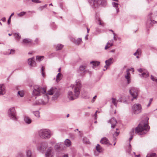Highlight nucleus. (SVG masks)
<instances>
[{
    "label": "nucleus",
    "instance_id": "nucleus-28",
    "mask_svg": "<svg viewBox=\"0 0 157 157\" xmlns=\"http://www.w3.org/2000/svg\"><path fill=\"white\" fill-rule=\"evenodd\" d=\"M95 19L98 20V21L99 22V24L100 25H101L102 26H103V23H102L101 22V20L99 17V16L97 14H96V15H95Z\"/></svg>",
    "mask_w": 157,
    "mask_h": 157
},
{
    "label": "nucleus",
    "instance_id": "nucleus-56",
    "mask_svg": "<svg viewBox=\"0 0 157 157\" xmlns=\"http://www.w3.org/2000/svg\"><path fill=\"white\" fill-rule=\"evenodd\" d=\"M113 36H113V39H114V40H115V41H116L117 40V38H116L115 37V36H116V34L115 33H113Z\"/></svg>",
    "mask_w": 157,
    "mask_h": 157
},
{
    "label": "nucleus",
    "instance_id": "nucleus-5",
    "mask_svg": "<svg viewBox=\"0 0 157 157\" xmlns=\"http://www.w3.org/2000/svg\"><path fill=\"white\" fill-rule=\"evenodd\" d=\"M88 2L90 5L94 8L100 5L105 6L106 4L105 0H88Z\"/></svg>",
    "mask_w": 157,
    "mask_h": 157
},
{
    "label": "nucleus",
    "instance_id": "nucleus-10",
    "mask_svg": "<svg viewBox=\"0 0 157 157\" xmlns=\"http://www.w3.org/2000/svg\"><path fill=\"white\" fill-rule=\"evenodd\" d=\"M48 145L46 142H42L38 146L37 150L40 151H44L48 147Z\"/></svg>",
    "mask_w": 157,
    "mask_h": 157
},
{
    "label": "nucleus",
    "instance_id": "nucleus-41",
    "mask_svg": "<svg viewBox=\"0 0 157 157\" xmlns=\"http://www.w3.org/2000/svg\"><path fill=\"white\" fill-rule=\"evenodd\" d=\"M131 151V145L130 144L129 146L128 147V148L127 150V152H128L129 154H130Z\"/></svg>",
    "mask_w": 157,
    "mask_h": 157
},
{
    "label": "nucleus",
    "instance_id": "nucleus-17",
    "mask_svg": "<svg viewBox=\"0 0 157 157\" xmlns=\"http://www.w3.org/2000/svg\"><path fill=\"white\" fill-rule=\"evenodd\" d=\"M113 58H110L108 60L105 61V63L106 64L104 66V67L106 68V69H104V71H105L106 70L108 67V66L110 65L112 63V60H113Z\"/></svg>",
    "mask_w": 157,
    "mask_h": 157
},
{
    "label": "nucleus",
    "instance_id": "nucleus-52",
    "mask_svg": "<svg viewBox=\"0 0 157 157\" xmlns=\"http://www.w3.org/2000/svg\"><path fill=\"white\" fill-rule=\"evenodd\" d=\"M11 16H10L9 18V19H8V24H10V21H11Z\"/></svg>",
    "mask_w": 157,
    "mask_h": 157
},
{
    "label": "nucleus",
    "instance_id": "nucleus-14",
    "mask_svg": "<svg viewBox=\"0 0 157 157\" xmlns=\"http://www.w3.org/2000/svg\"><path fill=\"white\" fill-rule=\"evenodd\" d=\"M29 64L31 67H35L36 66V63L34 58H32L28 59Z\"/></svg>",
    "mask_w": 157,
    "mask_h": 157
},
{
    "label": "nucleus",
    "instance_id": "nucleus-40",
    "mask_svg": "<svg viewBox=\"0 0 157 157\" xmlns=\"http://www.w3.org/2000/svg\"><path fill=\"white\" fill-rule=\"evenodd\" d=\"M33 114L37 117L39 118L40 117V113L38 111L34 112H33Z\"/></svg>",
    "mask_w": 157,
    "mask_h": 157
},
{
    "label": "nucleus",
    "instance_id": "nucleus-12",
    "mask_svg": "<svg viewBox=\"0 0 157 157\" xmlns=\"http://www.w3.org/2000/svg\"><path fill=\"white\" fill-rule=\"evenodd\" d=\"M53 155L52 149L51 147H49L45 154V157H53Z\"/></svg>",
    "mask_w": 157,
    "mask_h": 157
},
{
    "label": "nucleus",
    "instance_id": "nucleus-31",
    "mask_svg": "<svg viewBox=\"0 0 157 157\" xmlns=\"http://www.w3.org/2000/svg\"><path fill=\"white\" fill-rule=\"evenodd\" d=\"M146 157H157L155 153H150L147 155Z\"/></svg>",
    "mask_w": 157,
    "mask_h": 157
},
{
    "label": "nucleus",
    "instance_id": "nucleus-58",
    "mask_svg": "<svg viewBox=\"0 0 157 157\" xmlns=\"http://www.w3.org/2000/svg\"><path fill=\"white\" fill-rule=\"evenodd\" d=\"M56 55V54L55 53H52L51 55H50V57H51V56H52V57Z\"/></svg>",
    "mask_w": 157,
    "mask_h": 157
},
{
    "label": "nucleus",
    "instance_id": "nucleus-42",
    "mask_svg": "<svg viewBox=\"0 0 157 157\" xmlns=\"http://www.w3.org/2000/svg\"><path fill=\"white\" fill-rule=\"evenodd\" d=\"M151 79L153 81L157 82V78L153 75H151Z\"/></svg>",
    "mask_w": 157,
    "mask_h": 157
},
{
    "label": "nucleus",
    "instance_id": "nucleus-36",
    "mask_svg": "<svg viewBox=\"0 0 157 157\" xmlns=\"http://www.w3.org/2000/svg\"><path fill=\"white\" fill-rule=\"evenodd\" d=\"M134 129H132L131 131V132H130L131 136L129 138V141H130L132 140V138H133V135L134 134Z\"/></svg>",
    "mask_w": 157,
    "mask_h": 157
},
{
    "label": "nucleus",
    "instance_id": "nucleus-24",
    "mask_svg": "<svg viewBox=\"0 0 157 157\" xmlns=\"http://www.w3.org/2000/svg\"><path fill=\"white\" fill-rule=\"evenodd\" d=\"M90 63L93 64V68H94L98 66L100 63V62L96 61H93L90 62Z\"/></svg>",
    "mask_w": 157,
    "mask_h": 157
},
{
    "label": "nucleus",
    "instance_id": "nucleus-16",
    "mask_svg": "<svg viewBox=\"0 0 157 157\" xmlns=\"http://www.w3.org/2000/svg\"><path fill=\"white\" fill-rule=\"evenodd\" d=\"M6 89L4 84H0V95H3L6 92Z\"/></svg>",
    "mask_w": 157,
    "mask_h": 157
},
{
    "label": "nucleus",
    "instance_id": "nucleus-9",
    "mask_svg": "<svg viewBox=\"0 0 157 157\" xmlns=\"http://www.w3.org/2000/svg\"><path fill=\"white\" fill-rule=\"evenodd\" d=\"M151 14L152 13H151L148 16V19L146 23V26L147 28H150L152 26L153 24L156 22V21L152 20L151 17Z\"/></svg>",
    "mask_w": 157,
    "mask_h": 157
},
{
    "label": "nucleus",
    "instance_id": "nucleus-2",
    "mask_svg": "<svg viewBox=\"0 0 157 157\" xmlns=\"http://www.w3.org/2000/svg\"><path fill=\"white\" fill-rule=\"evenodd\" d=\"M81 86V81L79 80H76L75 84L71 85L70 87L73 89L74 94L71 91L68 92L67 97L70 100H74L79 97Z\"/></svg>",
    "mask_w": 157,
    "mask_h": 157
},
{
    "label": "nucleus",
    "instance_id": "nucleus-13",
    "mask_svg": "<svg viewBox=\"0 0 157 157\" xmlns=\"http://www.w3.org/2000/svg\"><path fill=\"white\" fill-rule=\"evenodd\" d=\"M109 123H110L111 124V127L112 128H114L115 127L117 123V120L114 117L112 118L109 121Z\"/></svg>",
    "mask_w": 157,
    "mask_h": 157
},
{
    "label": "nucleus",
    "instance_id": "nucleus-27",
    "mask_svg": "<svg viewBox=\"0 0 157 157\" xmlns=\"http://www.w3.org/2000/svg\"><path fill=\"white\" fill-rule=\"evenodd\" d=\"M64 144L67 147H69L71 145V142L69 140L67 139L64 141Z\"/></svg>",
    "mask_w": 157,
    "mask_h": 157
},
{
    "label": "nucleus",
    "instance_id": "nucleus-30",
    "mask_svg": "<svg viewBox=\"0 0 157 157\" xmlns=\"http://www.w3.org/2000/svg\"><path fill=\"white\" fill-rule=\"evenodd\" d=\"M17 95L21 97H23L24 95V91L23 90L19 91L17 92Z\"/></svg>",
    "mask_w": 157,
    "mask_h": 157
},
{
    "label": "nucleus",
    "instance_id": "nucleus-8",
    "mask_svg": "<svg viewBox=\"0 0 157 157\" xmlns=\"http://www.w3.org/2000/svg\"><path fill=\"white\" fill-rule=\"evenodd\" d=\"M132 111L135 114H137L140 113L142 110V106L140 104H135L132 107Z\"/></svg>",
    "mask_w": 157,
    "mask_h": 157
},
{
    "label": "nucleus",
    "instance_id": "nucleus-55",
    "mask_svg": "<svg viewBox=\"0 0 157 157\" xmlns=\"http://www.w3.org/2000/svg\"><path fill=\"white\" fill-rule=\"evenodd\" d=\"M94 119L95 120H96L97 118V114L95 113V114L94 115Z\"/></svg>",
    "mask_w": 157,
    "mask_h": 157
},
{
    "label": "nucleus",
    "instance_id": "nucleus-43",
    "mask_svg": "<svg viewBox=\"0 0 157 157\" xmlns=\"http://www.w3.org/2000/svg\"><path fill=\"white\" fill-rule=\"evenodd\" d=\"M86 67L84 66H81L80 67L79 70L81 71H83L85 69Z\"/></svg>",
    "mask_w": 157,
    "mask_h": 157
},
{
    "label": "nucleus",
    "instance_id": "nucleus-3",
    "mask_svg": "<svg viewBox=\"0 0 157 157\" xmlns=\"http://www.w3.org/2000/svg\"><path fill=\"white\" fill-rule=\"evenodd\" d=\"M148 117L141 121L135 129V133L141 135L146 134L149 130L150 127L148 125Z\"/></svg>",
    "mask_w": 157,
    "mask_h": 157
},
{
    "label": "nucleus",
    "instance_id": "nucleus-18",
    "mask_svg": "<svg viewBox=\"0 0 157 157\" xmlns=\"http://www.w3.org/2000/svg\"><path fill=\"white\" fill-rule=\"evenodd\" d=\"M48 102V100L46 101H44L42 99H40L33 104V105H45Z\"/></svg>",
    "mask_w": 157,
    "mask_h": 157
},
{
    "label": "nucleus",
    "instance_id": "nucleus-6",
    "mask_svg": "<svg viewBox=\"0 0 157 157\" xmlns=\"http://www.w3.org/2000/svg\"><path fill=\"white\" fill-rule=\"evenodd\" d=\"M9 117L13 120L16 121V113L15 109L14 107H12L9 109L8 112Z\"/></svg>",
    "mask_w": 157,
    "mask_h": 157
},
{
    "label": "nucleus",
    "instance_id": "nucleus-54",
    "mask_svg": "<svg viewBox=\"0 0 157 157\" xmlns=\"http://www.w3.org/2000/svg\"><path fill=\"white\" fill-rule=\"evenodd\" d=\"M44 6H41L39 8V9L40 10V11H41L43 9H44Z\"/></svg>",
    "mask_w": 157,
    "mask_h": 157
},
{
    "label": "nucleus",
    "instance_id": "nucleus-1",
    "mask_svg": "<svg viewBox=\"0 0 157 157\" xmlns=\"http://www.w3.org/2000/svg\"><path fill=\"white\" fill-rule=\"evenodd\" d=\"M42 94H47L49 95H53L52 98L53 100H57L59 96L60 92L59 90L56 88H52L46 93L45 88L37 85L33 86L32 93L33 96H39Z\"/></svg>",
    "mask_w": 157,
    "mask_h": 157
},
{
    "label": "nucleus",
    "instance_id": "nucleus-21",
    "mask_svg": "<svg viewBox=\"0 0 157 157\" xmlns=\"http://www.w3.org/2000/svg\"><path fill=\"white\" fill-rule=\"evenodd\" d=\"M100 142L102 144H107L108 145H110L109 140L106 138H103L101 140Z\"/></svg>",
    "mask_w": 157,
    "mask_h": 157
},
{
    "label": "nucleus",
    "instance_id": "nucleus-4",
    "mask_svg": "<svg viewBox=\"0 0 157 157\" xmlns=\"http://www.w3.org/2000/svg\"><path fill=\"white\" fill-rule=\"evenodd\" d=\"M39 136L41 138L44 139L49 138L52 134L51 131L48 129H41L39 131Z\"/></svg>",
    "mask_w": 157,
    "mask_h": 157
},
{
    "label": "nucleus",
    "instance_id": "nucleus-50",
    "mask_svg": "<svg viewBox=\"0 0 157 157\" xmlns=\"http://www.w3.org/2000/svg\"><path fill=\"white\" fill-rule=\"evenodd\" d=\"M44 68L43 67H42L41 68V70L42 71V74L43 76H44V73L43 72L44 71Z\"/></svg>",
    "mask_w": 157,
    "mask_h": 157
},
{
    "label": "nucleus",
    "instance_id": "nucleus-11",
    "mask_svg": "<svg viewBox=\"0 0 157 157\" xmlns=\"http://www.w3.org/2000/svg\"><path fill=\"white\" fill-rule=\"evenodd\" d=\"M137 71L141 73L140 74H139L140 76L141 77L146 78L149 76L148 72L144 69L139 68L137 69Z\"/></svg>",
    "mask_w": 157,
    "mask_h": 157
},
{
    "label": "nucleus",
    "instance_id": "nucleus-53",
    "mask_svg": "<svg viewBox=\"0 0 157 157\" xmlns=\"http://www.w3.org/2000/svg\"><path fill=\"white\" fill-rule=\"evenodd\" d=\"M35 42H36L35 43H34L33 44H33H37L38 43V39L36 38L35 41Z\"/></svg>",
    "mask_w": 157,
    "mask_h": 157
},
{
    "label": "nucleus",
    "instance_id": "nucleus-60",
    "mask_svg": "<svg viewBox=\"0 0 157 157\" xmlns=\"http://www.w3.org/2000/svg\"><path fill=\"white\" fill-rule=\"evenodd\" d=\"M135 156L136 157H140V154H139L138 155H135Z\"/></svg>",
    "mask_w": 157,
    "mask_h": 157
},
{
    "label": "nucleus",
    "instance_id": "nucleus-63",
    "mask_svg": "<svg viewBox=\"0 0 157 157\" xmlns=\"http://www.w3.org/2000/svg\"><path fill=\"white\" fill-rule=\"evenodd\" d=\"M14 14V13H11V15L10 16H11V17L12 16H13V15Z\"/></svg>",
    "mask_w": 157,
    "mask_h": 157
},
{
    "label": "nucleus",
    "instance_id": "nucleus-32",
    "mask_svg": "<svg viewBox=\"0 0 157 157\" xmlns=\"http://www.w3.org/2000/svg\"><path fill=\"white\" fill-rule=\"evenodd\" d=\"M119 131H114L113 133V135L114 139H116V137L119 134Z\"/></svg>",
    "mask_w": 157,
    "mask_h": 157
},
{
    "label": "nucleus",
    "instance_id": "nucleus-48",
    "mask_svg": "<svg viewBox=\"0 0 157 157\" xmlns=\"http://www.w3.org/2000/svg\"><path fill=\"white\" fill-rule=\"evenodd\" d=\"M15 52V51L14 50L11 49L10 51V52L9 53V54H13Z\"/></svg>",
    "mask_w": 157,
    "mask_h": 157
},
{
    "label": "nucleus",
    "instance_id": "nucleus-61",
    "mask_svg": "<svg viewBox=\"0 0 157 157\" xmlns=\"http://www.w3.org/2000/svg\"><path fill=\"white\" fill-rule=\"evenodd\" d=\"M87 33H89V32L90 29L88 28H87Z\"/></svg>",
    "mask_w": 157,
    "mask_h": 157
},
{
    "label": "nucleus",
    "instance_id": "nucleus-51",
    "mask_svg": "<svg viewBox=\"0 0 157 157\" xmlns=\"http://www.w3.org/2000/svg\"><path fill=\"white\" fill-rule=\"evenodd\" d=\"M97 98V96L95 95L93 98V99L92 100V102H94L95 101V99H96Z\"/></svg>",
    "mask_w": 157,
    "mask_h": 157
},
{
    "label": "nucleus",
    "instance_id": "nucleus-7",
    "mask_svg": "<svg viewBox=\"0 0 157 157\" xmlns=\"http://www.w3.org/2000/svg\"><path fill=\"white\" fill-rule=\"evenodd\" d=\"M129 92L132 98L131 101H133L134 99H137L139 92V90L136 88L132 87L129 90Z\"/></svg>",
    "mask_w": 157,
    "mask_h": 157
},
{
    "label": "nucleus",
    "instance_id": "nucleus-47",
    "mask_svg": "<svg viewBox=\"0 0 157 157\" xmlns=\"http://www.w3.org/2000/svg\"><path fill=\"white\" fill-rule=\"evenodd\" d=\"M33 2L35 3H40L41 2L39 0H32Z\"/></svg>",
    "mask_w": 157,
    "mask_h": 157
},
{
    "label": "nucleus",
    "instance_id": "nucleus-39",
    "mask_svg": "<svg viewBox=\"0 0 157 157\" xmlns=\"http://www.w3.org/2000/svg\"><path fill=\"white\" fill-rule=\"evenodd\" d=\"M26 12H21L20 13H17V15L19 17H22L24 16L26 13Z\"/></svg>",
    "mask_w": 157,
    "mask_h": 157
},
{
    "label": "nucleus",
    "instance_id": "nucleus-15",
    "mask_svg": "<svg viewBox=\"0 0 157 157\" xmlns=\"http://www.w3.org/2000/svg\"><path fill=\"white\" fill-rule=\"evenodd\" d=\"M126 73L127 74L125 75V78L127 81V83L128 84H129L131 82V80L130 77V72H129V70H127Z\"/></svg>",
    "mask_w": 157,
    "mask_h": 157
},
{
    "label": "nucleus",
    "instance_id": "nucleus-34",
    "mask_svg": "<svg viewBox=\"0 0 157 157\" xmlns=\"http://www.w3.org/2000/svg\"><path fill=\"white\" fill-rule=\"evenodd\" d=\"M14 36L18 40H19L21 39V36L19 33H15L14 34Z\"/></svg>",
    "mask_w": 157,
    "mask_h": 157
},
{
    "label": "nucleus",
    "instance_id": "nucleus-49",
    "mask_svg": "<svg viewBox=\"0 0 157 157\" xmlns=\"http://www.w3.org/2000/svg\"><path fill=\"white\" fill-rule=\"evenodd\" d=\"M55 147L57 149H58L60 147V145L59 144H57L56 145Z\"/></svg>",
    "mask_w": 157,
    "mask_h": 157
},
{
    "label": "nucleus",
    "instance_id": "nucleus-37",
    "mask_svg": "<svg viewBox=\"0 0 157 157\" xmlns=\"http://www.w3.org/2000/svg\"><path fill=\"white\" fill-rule=\"evenodd\" d=\"M82 42V40L81 38H78L75 41V44L78 45Z\"/></svg>",
    "mask_w": 157,
    "mask_h": 157
},
{
    "label": "nucleus",
    "instance_id": "nucleus-33",
    "mask_svg": "<svg viewBox=\"0 0 157 157\" xmlns=\"http://www.w3.org/2000/svg\"><path fill=\"white\" fill-rule=\"evenodd\" d=\"M27 157H32V152L31 151L27 150L26 151Z\"/></svg>",
    "mask_w": 157,
    "mask_h": 157
},
{
    "label": "nucleus",
    "instance_id": "nucleus-45",
    "mask_svg": "<svg viewBox=\"0 0 157 157\" xmlns=\"http://www.w3.org/2000/svg\"><path fill=\"white\" fill-rule=\"evenodd\" d=\"M136 52H137V54L138 55H141V50L139 48L138 49H137V50L136 51Z\"/></svg>",
    "mask_w": 157,
    "mask_h": 157
},
{
    "label": "nucleus",
    "instance_id": "nucleus-22",
    "mask_svg": "<svg viewBox=\"0 0 157 157\" xmlns=\"http://www.w3.org/2000/svg\"><path fill=\"white\" fill-rule=\"evenodd\" d=\"M113 45V40H109L106 44V46L105 47V49H107L111 46H112Z\"/></svg>",
    "mask_w": 157,
    "mask_h": 157
},
{
    "label": "nucleus",
    "instance_id": "nucleus-64",
    "mask_svg": "<svg viewBox=\"0 0 157 157\" xmlns=\"http://www.w3.org/2000/svg\"><path fill=\"white\" fill-rule=\"evenodd\" d=\"M155 16H157V11L155 13Z\"/></svg>",
    "mask_w": 157,
    "mask_h": 157
},
{
    "label": "nucleus",
    "instance_id": "nucleus-46",
    "mask_svg": "<svg viewBox=\"0 0 157 157\" xmlns=\"http://www.w3.org/2000/svg\"><path fill=\"white\" fill-rule=\"evenodd\" d=\"M152 101V99L151 98L149 100V102L148 104L147 105V107H149L151 105V103Z\"/></svg>",
    "mask_w": 157,
    "mask_h": 157
},
{
    "label": "nucleus",
    "instance_id": "nucleus-59",
    "mask_svg": "<svg viewBox=\"0 0 157 157\" xmlns=\"http://www.w3.org/2000/svg\"><path fill=\"white\" fill-rule=\"evenodd\" d=\"M2 20L3 22H5L6 21V18L5 17L2 18Z\"/></svg>",
    "mask_w": 157,
    "mask_h": 157
},
{
    "label": "nucleus",
    "instance_id": "nucleus-19",
    "mask_svg": "<svg viewBox=\"0 0 157 157\" xmlns=\"http://www.w3.org/2000/svg\"><path fill=\"white\" fill-rule=\"evenodd\" d=\"M121 99L122 98H120L118 100H116V99L115 98H111L112 102L116 107H117V103L118 102H122Z\"/></svg>",
    "mask_w": 157,
    "mask_h": 157
},
{
    "label": "nucleus",
    "instance_id": "nucleus-29",
    "mask_svg": "<svg viewBox=\"0 0 157 157\" xmlns=\"http://www.w3.org/2000/svg\"><path fill=\"white\" fill-rule=\"evenodd\" d=\"M62 75L61 73H59L56 76V81L57 82H58L62 78Z\"/></svg>",
    "mask_w": 157,
    "mask_h": 157
},
{
    "label": "nucleus",
    "instance_id": "nucleus-23",
    "mask_svg": "<svg viewBox=\"0 0 157 157\" xmlns=\"http://www.w3.org/2000/svg\"><path fill=\"white\" fill-rule=\"evenodd\" d=\"M25 122L28 124H30L32 121L31 119L28 116H25L24 117Z\"/></svg>",
    "mask_w": 157,
    "mask_h": 157
},
{
    "label": "nucleus",
    "instance_id": "nucleus-25",
    "mask_svg": "<svg viewBox=\"0 0 157 157\" xmlns=\"http://www.w3.org/2000/svg\"><path fill=\"white\" fill-rule=\"evenodd\" d=\"M96 149L97 151L99 152H102L103 151V148L98 144L97 145Z\"/></svg>",
    "mask_w": 157,
    "mask_h": 157
},
{
    "label": "nucleus",
    "instance_id": "nucleus-26",
    "mask_svg": "<svg viewBox=\"0 0 157 157\" xmlns=\"http://www.w3.org/2000/svg\"><path fill=\"white\" fill-rule=\"evenodd\" d=\"M112 4L113 6L115 7L116 8L117 10V13H118L119 12V8H118L119 6L118 3H117L113 2H112Z\"/></svg>",
    "mask_w": 157,
    "mask_h": 157
},
{
    "label": "nucleus",
    "instance_id": "nucleus-20",
    "mask_svg": "<svg viewBox=\"0 0 157 157\" xmlns=\"http://www.w3.org/2000/svg\"><path fill=\"white\" fill-rule=\"evenodd\" d=\"M22 42L26 44H29V46H31L33 44L31 40L29 39H25L23 40Z\"/></svg>",
    "mask_w": 157,
    "mask_h": 157
},
{
    "label": "nucleus",
    "instance_id": "nucleus-35",
    "mask_svg": "<svg viewBox=\"0 0 157 157\" xmlns=\"http://www.w3.org/2000/svg\"><path fill=\"white\" fill-rule=\"evenodd\" d=\"M63 47V46L61 44H58L56 47V50H58L61 49Z\"/></svg>",
    "mask_w": 157,
    "mask_h": 157
},
{
    "label": "nucleus",
    "instance_id": "nucleus-38",
    "mask_svg": "<svg viewBox=\"0 0 157 157\" xmlns=\"http://www.w3.org/2000/svg\"><path fill=\"white\" fill-rule=\"evenodd\" d=\"M44 58V56H37L36 57V60L40 61L43 60Z\"/></svg>",
    "mask_w": 157,
    "mask_h": 157
},
{
    "label": "nucleus",
    "instance_id": "nucleus-44",
    "mask_svg": "<svg viewBox=\"0 0 157 157\" xmlns=\"http://www.w3.org/2000/svg\"><path fill=\"white\" fill-rule=\"evenodd\" d=\"M83 141L84 142V143L86 144H89L90 143V142L86 138L83 139Z\"/></svg>",
    "mask_w": 157,
    "mask_h": 157
},
{
    "label": "nucleus",
    "instance_id": "nucleus-57",
    "mask_svg": "<svg viewBox=\"0 0 157 157\" xmlns=\"http://www.w3.org/2000/svg\"><path fill=\"white\" fill-rule=\"evenodd\" d=\"M28 13H35V12L34 11H28Z\"/></svg>",
    "mask_w": 157,
    "mask_h": 157
},
{
    "label": "nucleus",
    "instance_id": "nucleus-62",
    "mask_svg": "<svg viewBox=\"0 0 157 157\" xmlns=\"http://www.w3.org/2000/svg\"><path fill=\"white\" fill-rule=\"evenodd\" d=\"M137 55H138V54L136 52L134 53V56H136Z\"/></svg>",
    "mask_w": 157,
    "mask_h": 157
}]
</instances>
